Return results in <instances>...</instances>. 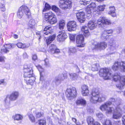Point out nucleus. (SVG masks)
Returning <instances> with one entry per match:
<instances>
[{
    "instance_id": "f257e3e1",
    "label": "nucleus",
    "mask_w": 125,
    "mask_h": 125,
    "mask_svg": "<svg viewBox=\"0 0 125 125\" xmlns=\"http://www.w3.org/2000/svg\"><path fill=\"white\" fill-rule=\"evenodd\" d=\"M111 70L107 68H102L99 71V75L104 77V79H110L113 78L115 81H118L119 83L116 85V87L120 90L123 88L125 85V76H121L120 74L115 73L113 76Z\"/></svg>"
},
{
    "instance_id": "f03ea898",
    "label": "nucleus",
    "mask_w": 125,
    "mask_h": 125,
    "mask_svg": "<svg viewBox=\"0 0 125 125\" xmlns=\"http://www.w3.org/2000/svg\"><path fill=\"white\" fill-rule=\"evenodd\" d=\"M110 101L115 106L113 107V117L114 119H118L121 117L123 113H125V105L120 104V100H115L113 98H111Z\"/></svg>"
},
{
    "instance_id": "7ed1b4c3",
    "label": "nucleus",
    "mask_w": 125,
    "mask_h": 125,
    "mask_svg": "<svg viewBox=\"0 0 125 125\" xmlns=\"http://www.w3.org/2000/svg\"><path fill=\"white\" fill-rule=\"evenodd\" d=\"M110 20L104 17H100L97 20L89 21L88 24V26L91 30H92L98 26L99 27L103 28L105 26L111 24Z\"/></svg>"
},
{
    "instance_id": "20e7f679",
    "label": "nucleus",
    "mask_w": 125,
    "mask_h": 125,
    "mask_svg": "<svg viewBox=\"0 0 125 125\" xmlns=\"http://www.w3.org/2000/svg\"><path fill=\"white\" fill-rule=\"evenodd\" d=\"M106 99V97L104 95L100 94L97 89H95L92 93L90 100L91 103L95 104L98 102H101L104 101Z\"/></svg>"
},
{
    "instance_id": "39448f33",
    "label": "nucleus",
    "mask_w": 125,
    "mask_h": 125,
    "mask_svg": "<svg viewBox=\"0 0 125 125\" xmlns=\"http://www.w3.org/2000/svg\"><path fill=\"white\" fill-rule=\"evenodd\" d=\"M24 13L27 15L28 18L31 16V13L29 8L25 5L22 6L19 8L17 13V16L19 18H21Z\"/></svg>"
},
{
    "instance_id": "423d86ee",
    "label": "nucleus",
    "mask_w": 125,
    "mask_h": 125,
    "mask_svg": "<svg viewBox=\"0 0 125 125\" xmlns=\"http://www.w3.org/2000/svg\"><path fill=\"white\" fill-rule=\"evenodd\" d=\"M112 103L110 102H107L102 105L100 107V109L103 111H106V114H111L114 109L113 107L111 108L109 106Z\"/></svg>"
},
{
    "instance_id": "0eeeda50",
    "label": "nucleus",
    "mask_w": 125,
    "mask_h": 125,
    "mask_svg": "<svg viewBox=\"0 0 125 125\" xmlns=\"http://www.w3.org/2000/svg\"><path fill=\"white\" fill-rule=\"evenodd\" d=\"M24 77L25 78L31 77V84H32L33 81L35 79V77L33 76V70L31 68H26L24 69Z\"/></svg>"
},
{
    "instance_id": "6e6552de",
    "label": "nucleus",
    "mask_w": 125,
    "mask_h": 125,
    "mask_svg": "<svg viewBox=\"0 0 125 125\" xmlns=\"http://www.w3.org/2000/svg\"><path fill=\"white\" fill-rule=\"evenodd\" d=\"M66 96L69 100H71L75 98L76 96L77 91L75 87L72 88H68L66 92Z\"/></svg>"
},
{
    "instance_id": "1a4fd4ad",
    "label": "nucleus",
    "mask_w": 125,
    "mask_h": 125,
    "mask_svg": "<svg viewBox=\"0 0 125 125\" xmlns=\"http://www.w3.org/2000/svg\"><path fill=\"white\" fill-rule=\"evenodd\" d=\"M59 6L63 10L70 9L72 6V2L70 0H60Z\"/></svg>"
},
{
    "instance_id": "9d476101",
    "label": "nucleus",
    "mask_w": 125,
    "mask_h": 125,
    "mask_svg": "<svg viewBox=\"0 0 125 125\" xmlns=\"http://www.w3.org/2000/svg\"><path fill=\"white\" fill-rule=\"evenodd\" d=\"M112 69L115 71L120 69L123 72H125V62L122 61L121 62H115L112 67Z\"/></svg>"
},
{
    "instance_id": "9b49d317",
    "label": "nucleus",
    "mask_w": 125,
    "mask_h": 125,
    "mask_svg": "<svg viewBox=\"0 0 125 125\" xmlns=\"http://www.w3.org/2000/svg\"><path fill=\"white\" fill-rule=\"evenodd\" d=\"M109 48L111 51L115 50L117 48L119 45L118 43L113 38L110 39L108 42Z\"/></svg>"
},
{
    "instance_id": "f8f14e48",
    "label": "nucleus",
    "mask_w": 125,
    "mask_h": 125,
    "mask_svg": "<svg viewBox=\"0 0 125 125\" xmlns=\"http://www.w3.org/2000/svg\"><path fill=\"white\" fill-rule=\"evenodd\" d=\"M84 37L83 35H77L76 38L77 46V47H83L84 46Z\"/></svg>"
},
{
    "instance_id": "ddd939ff",
    "label": "nucleus",
    "mask_w": 125,
    "mask_h": 125,
    "mask_svg": "<svg viewBox=\"0 0 125 125\" xmlns=\"http://www.w3.org/2000/svg\"><path fill=\"white\" fill-rule=\"evenodd\" d=\"M67 76V75L66 74H59L55 77L53 81L56 85H59L61 83V81H63Z\"/></svg>"
},
{
    "instance_id": "4468645a",
    "label": "nucleus",
    "mask_w": 125,
    "mask_h": 125,
    "mask_svg": "<svg viewBox=\"0 0 125 125\" xmlns=\"http://www.w3.org/2000/svg\"><path fill=\"white\" fill-rule=\"evenodd\" d=\"M57 40L59 42H62L65 40L67 38V36L64 31H60L57 36Z\"/></svg>"
},
{
    "instance_id": "2eb2a0df",
    "label": "nucleus",
    "mask_w": 125,
    "mask_h": 125,
    "mask_svg": "<svg viewBox=\"0 0 125 125\" xmlns=\"http://www.w3.org/2000/svg\"><path fill=\"white\" fill-rule=\"evenodd\" d=\"M76 16L78 21L80 22H83L85 20L84 13L82 11H78L76 13Z\"/></svg>"
},
{
    "instance_id": "dca6fc26",
    "label": "nucleus",
    "mask_w": 125,
    "mask_h": 125,
    "mask_svg": "<svg viewBox=\"0 0 125 125\" xmlns=\"http://www.w3.org/2000/svg\"><path fill=\"white\" fill-rule=\"evenodd\" d=\"M76 22L73 21L69 22L67 24L68 30L70 31L75 30L76 28Z\"/></svg>"
},
{
    "instance_id": "f3484780",
    "label": "nucleus",
    "mask_w": 125,
    "mask_h": 125,
    "mask_svg": "<svg viewBox=\"0 0 125 125\" xmlns=\"http://www.w3.org/2000/svg\"><path fill=\"white\" fill-rule=\"evenodd\" d=\"M95 49L99 50L104 49L107 46L106 43L104 42L97 43L95 44Z\"/></svg>"
},
{
    "instance_id": "a211bd4d",
    "label": "nucleus",
    "mask_w": 125,
    "mask_h": 125,
    "mask_svg": "<svg viewBox=\"0 0 125 125\" xmlns=\"http://www.w3.org/2000/svg\"><path fill=\"white\" fill-rule=\"evenodd\" d=\"M48 50L52 54H57L60 52L59 49H57L56 46L54 44L50 45Z\"/></svg>"
},
{
    "instance_id": "6ab92c4d",
    "label": "nucleus",
    "mask_w": 125,
    "mask_h": 125,
    "mask_svg": "<svg viewBox=\"0 0 125 125\" xmlns=\"http://www.w3.org/2000/svg\"><path fill=\"white\" fill-rule=\"evenodd\" d=\"M19 95V92L17 91H13L10 94L9 97L10 100L12 101L16 100Z\"/></svg>"
},
{
    "instance_id": "aec40b11",
    "label": "nucleus",
    "mask_w": 125,
    "mask_h": 125,
    "mask_svg": "<svg viewBox=\"0 0 125 125\" xmlns=\"http://www.w3.org/2000/svg\"><path fill=\"white\" fill-rule=\"evenodd\" d=\"M81 93L83 96H88L89 94L88 87L85 85H83L81 87Z\"/></svg>"
},
{
    "instance_id": "412c9836",
    "label": "nucleus",
    "mask_w": 125,
    "mask_h": 125,
    "mask_svg": "<svg viewBox=\"0 0 125 125\" xmlns=\"http://www.w3.org/2000/svg\"><path fill=\"white\" fill-rule=\"evenodd\" d=\"M81 31L84 36L87 37L90 35L88 27L85 26H83L81 29Z\"/></svg>"
},
{
    "instance_id": "4be33fe9",
    "label": "nucleus",
    "mask_w": 125,
    "mask_h": 125,
    "mask_svg": "<svg viewBox=\"0 0 125 125\" xmlns=\"http://www.w3.org/2000/svg\"><path fill=\"white\" fill-rule=\"evenodd\" d=\"M53 27H51L49 26L46 27L43 31V33L46 35L52 33V30Z\"/></svg>"
},
{
    "instance_id": "5701e85b",
    "label": "nucleus",
    "mask_w": 125,
    "mask_h": 125,
    "mask_svg": "<svg viewBox=\"0 0 125 125\" xmlns=\"http://www.w3.org/2000/svg\"><path fill=\"white\" fill-rule=\"evenodd\" d=\"M36 67L39 71L40 75V80H42L43 79V75L44 74V69L40 65H36Z\"/></svg>"
},
{
    "instance_id": "b1692460",
    "label": "nucleus",
    "mask_w": 125,
    "mask_h": 125,
    "mask_svg": "<svg viewBox=\"0 0 125 125\" xmlns=\"http://www.w3.org/2000/svg\"><path fill=\"white\" fill-rule=\"evenodd\" d=\"M76 103L77 105H84L86 104V101L83 98H79L76 101Z\"/></svg>"
},
{
    "instance_id": "393cba45",
    "label": "nucleus",
    "mask_w": 125,
    "mask_h": 125,
    "mask_svg": "<svg viewBox=\"0 0 125 125\" xmlns=\"http://www.w3.org/2000/svg\"><path fill=\"white\" fill-rule=\"evenodd\" d=\"M110 11L108 12V14L110 15L113 17H115L116 16L115 12V7L113 6H110L109 7Z\"/></svg>"
},
{
    "instance_id": "a878e982",
    "label": "nucleus",
    "mask_w": 125,
    "mask_h": 125,
    "mask_svg": "<svg viewBox=\"0 0 125 125\" xmlns=\"http://www.w3.org/2000/svg\"><path fill=\"white\" fill-rule=\"evenodd\" d=\"M17 45L19 48H24L29 47L30 46V44L29 43L23 44L21 42H19L17 44Z\"/></svg>"
},
{
    "instance_id": "bb28decb",
    "label": "nucleus",
    "mask_w": 125,
    "mask_h": 125,
    "mask_svg": "<svg viewBox=\"0 0 125 125\" xmlns=\"http://www.w3.org/2000/svg\"><path fill=\"white\" fill-rule=\"evenodd\" d=\"M46 21L47 22H49L51 24H53L57 22V19L54 16L49 18L48 19L46 20Z\"/></svg>"
},
{
    "instance_id": "cd10ccee",
    "label": "nucleus",
    "mask_w": 125,
    "mask_h": 125,
    "mask_svg": "<svg viewBox=\"0 0 125 125\" xmlns=\"http://www.w3.org/2000/svg\"><path fill=\"white\" fill-rule=\"evenodd\" d=\"M55 35H53L50 37H48L46 39V42L47 44H49L53 41L55 38Z\"/></svg>"
},
{
    "instance_id": "c85d7f7f",
    "label": "nucleus",
    "mask_w": 125,
    "mask_h": 125,
    "mask_svg": "<svg viewBox=\"0 0 125 125\" xmlns=\"http://www.w3.org/2000/svg\"><path fill=\"white\" fill-rule=\"evenodd\" d=\"M69 75L70 79L71 81H75L76 80L78 77V75L74 73H69Z\"/></svg>"
},
{
    "instance_id": "c756f323",
    "label": "nucleus",
    "mask_w": 125,
    "mask_h": 125,
    "mask_svg": "<svg viewBox=\"0 0 125 125\" xmlns=\"http://www.w3.org/2000/svg\"><path fill=\"white\" fill-rule=\"evenodd\" d=\"M65 25L64 21L63 20H60L59 23V28L60 30H63Z\"/></svg>"
},
{
    "instance_id": "7c9ffc66",
    "label": "nucleus",
    "mask_w": 125,
    "mask_h": 125,
    "mask_svg": "<svg viewBox=\"0 0 125 125\" xmlns=\"http://www.w3.org/2000/svg\"><path fill=\"white\" fill-rule=\"evenodd\" d=\"M52 10L56 12L58 15H61V13L60 10L55 5L52 6Z\"/></svg>"
},
{
    "instance_id": "2f4dec72",
    "label": "nucleus",
    "mask_w": 125,
    "mask_h": 125,
    "mask_svg": "<svg viewBox=\"0 0 125 125\" xmlns=\"http://www.w3.org/2000/svg\"><path fill=\"white\" fill-rule=\"evenodd\" d=\"M12 117L14 120L17 121L21 120L23 118V117L22 115L18 114H16L15 115H13L12 116Z\"/></svg>"
},
{
    "instance_id": "473e14b6",
    "label": "nucleus",
    "mask_w": 125,
    "mask_h": 125,
    "mask_svg": "<svg viewBox=\"0 0 125 125\" xmlns=\"http://www.w3.org/2000/svg\"><path fill=\"white\" fill-rule=\"evenodd\" d=\"M54 15L52 12L51 11H49L47 13H46L45 15V20L48 19L49 18L54 16Z\"/></svg>"
},
{
    "instance_id": "72a5a7b5",
    "label": "nucleus",
    "mask_w": 125,
    "mask_h": 125,
    "mask_svg": "<svg viewBox=\"0 0 125 125\" xmlns=\"http://www.w3.org/2000/svg\"><path fill=\"white\" fill-rule=\"evenodd\" d=\"M35 24V23L34 20L33 19H31L29 21L28 24V29L32 28Z\"/></svg>"
},
{
    "instance_id": "f704fd0d",
    "label": "nucleus",
    "mask_w": 125,
    "mask_h": 125,
    "mask_svg": "<svg viewBox=\"0 0 125 125\" xmlns=\"http://www.w3.org/2000/svg\"><path fill=\"white\" fill-rule=\"evenodd\" d=\"M90 8L92 9V11L93 12L96 11H98L97 10L96 8V5L95 3L94 2H92L90 5L88 6Z\"/></svg>"
},
{
    "instance_id": "c9c22d12",
    "label": "nucleus",
    "mask_w": 125,
    "mask_h": 125,
    "mask_svg": "<svg viewBox=\"0 0 125 125\" xmlns=\"http://www.w3.org/2000/svg\"><path fill=\"white\" fill-rule=\"evenodd\" d=\"M88 125H93L94 122L93 118L91 117H88L87 119Z\"/></svg>"
},
{
    "instance_id": "e433bc0d",
    "label": "nucleus",
    "mask_w": 125,
    "mask_h": 125,
    "mask_svg": "<svg viewBox=\"0 0 125 125\" xmlns=\"http://www.w3.org/2000/svg\"><path fill=\"white\" fill-rule=\"evenodd\" d=\"M99 65L97 63L93 64L91 66V69L93 71H97L98 70Z\"/></svg>"
},
{
    "instance_id": "4c0bfd02",
    "label": "nucleus",
    "mask_w": 125,
    "mask_h": 125,
    "mask_svg": "<svg viewBox=\"0 0 125 125\" xmlns=\"http://www.w3.org/2000/svg\"><path fill=\"white\" fill-rule=\"evenodd\" d=\"M28 116L30 120L32 122H34L35 121L34 117L31 113H29L28 114Z\"/></svg>"
},
{
    "instance_id": "58836bf2",
    "label": "nucleus",
    "mask_w": 125,
    "mask_h": 125,
    "mask_svg": "<svg viewBox=\"0 0 125 125\" xmlns=\"http://www.w3.org/2000/svg\"><path fill=\"white\" fill-rule=\"evenodd\" d=\"M109 35H107V34L105 30L103 31L101 34V37L102 38L107 39Z\"/></svg>"
},
{
    "instance_id": "ea45409f",
    "label": "nucleus",
    "mask_w": 125,
    "mask_h": 125,
    "mask_svg": "<svg viewBox=\"0 0 125 125\" xmlns=\"http://www.w3.org/2000/svg\"><path fill=\"white\" fill-rule=\"evenodd\" d=\"M86 11L87 13V16H89V15H90L92 12H94L93 11H92V9L90 8L88 6L87 7L86 9Z\"/></svg>"
},
{
    "instance_id": "a19ab883",
    "label": "nucleus",
    "mask_w": 125,
    "mask_h": 125,
    "mask_svg": "<svg viewBox=\"0 0 125 125\" xmlns=\"http://www.w3.org/2000/svg\"><path fill=\"white\" fill-rule=\"evenodd\" d=\"M31 77H27V78H25V80L26 81L27 84H30L31 85H32L35 82V80H34V81H33L32 84H31V83H30L31 81Z\"/></svg>"
},
{
    "instance_id": "79ce46f5",
    "label": "nucleus",
    "mask_w": 125,
    "mask_h": 125,
    "mask_svg": "<svg viewBox=\"0 0 125 125\" xmlns=\"http://www.w3.org/2000/svg\"><path fill=\"white\" fill-rule=\"evenodd\" d=\"M91 0H81L80 2L81 4L83 5H86Z\"/></svg>"
},
{
    "instance_id": "37998d69",
    "label": "nucleus",
    "mask_w": 125,
    "mask_h": 125,
    "mask_svg": "<svg viewBox=\"0 0 125 125\" xmlns=\"http://www.w3.org/2000/svg\"><path fill=\"white\" fill-rule=\"evenodd\" d=\"M103 125H112V122L110 120H106L104 122H103Z\"/></svg>"
},
{
    "instance_id": "c03bdc74",
    "label": "nucleus",
    "mask_w": 125,
    "mask_h": 125,
    "mask_svg": "<svg viewBox=\"0 0 125 125\" xmlns=\"http://www.w3.org/2000/svg\"><path fill=\"white\" fill-rule=\"evenodd\" d=\"M51 8V6L48 3H46L45 4V7L43 10V12L46 11L47 10H49Z\"/></svg>"
},
{
    "instance_id": "a18cd8bd",
    "label": "nucleus",
    "mask_w": 125,
    "mask_h": 125,
    "mask_svg": "<svg viewBox=\"0 0 125 125\" xmlns=\"http://www.w3.org/2000/svg\"><path fill=\"white\" fill-rule=\"evenodd\" d=\"M9 50L6 48H2L1 50L0 53L2 54L7 53L9 52Z\"/></svg>"
},
{
    "instance_id": "49530a36",
    "label": "nucleus",
    "mask_w": 125,
    "mask_h": 125,
    "mask_svg": "<svg viewBox=\"0 0 125 125\" xmlns=\"http://www.w3.org/2000/svg\"><path fill=\"white\" fill-rule=\"evenodd\" d=\"M39 123L40 125H46V122L44 119L40 120L39 121Z\"/></svg>"
},
{
    "instance_id": "de8ad7c7",
    "label": "nucleus",
    "mask_w": 125,
    "mask_h": 125,
    "mask_svg": "<svg viewBox=\"0 0 125 125\" xmlns=\"http://www.w3.org/2000/svg\"><path fill=\"white\" fill-rule=\"evenodd\" d=\"M69 52L73 53H74L76 52V49L74 47H71L69 48Z\"/></svg>"
},
{
    "instance_id": "09e8293b",
    "label": "nucleus",
    "mask_w": 125,
    "mask_h": 125,
    "mask_svg": "<svg viewBox=\"0 0 125 125\" xmlns=\"http://www.w3.org/2000/svg\"><path fill=\"white\" fill-rule=\"evenodd\" d=\"M105 5H103V6H99L98 7V9H97V10H99L101 11H103L105 8Z\"/></svg>"
},
{
    "instance_id": "8fccbe9b",
    "label": "nucleus",
    "mask_w": 125,
    "mask_h": 125,
    "mask_svg": "<svg viewBox=\"0 0 125 125\" xmlns=\"http://www.w3.org/2000/svg\"><path fill=\"white\" fill-rule=\"evenodd\" d=\"M75 35H73L72 34H70V40L72 41H74L75 40Z\"/></svg>"
},
{
    "instance_id": "3c124183",
    "label": "nucleus",
    "mask_w": 125,
    "mask_h": 125,
    "mask_svg": "<svg viewBox=\"0 0 125 125\" xmlns=\"http://www.w3.org/2000/svg\"><path fill=\"white\" fill-rule=\"evenodd\" d=\"M45 64L47 66H50V64L49 62V60L47 58H46L44 60Z\"/></svg>"
},
{
    "instance_id": "603ef678",
    "label": "nucleus",
    "mask_w": 125,
    "mask_h": 125,
    "mask_svg": "<svg viewBox=\"0 0 125 125\" xmlns=\"http://www.w3.org/2000/svg\"><path fill=\"white\" fill-rule=\"evenodd\" d=\"M42 113L39 112H36V117L37 118H39L42 116L43 115Z\"/></svg>"
},
{
    "instance_id": "864d4df0",
    "label": "nucleus",
    "mask_w": 125,
    "mask_h": 125,
    "mask_svg": "<svg viewBox=\"0 0 125 125\" xmlns=\"http://www.w3.org/2000/svg\"><path fill=\"white\" fill-rule=\"evenodd\" d=\"M96 116L101 119L103 117V115L102 113H100L96 114Z\"/></svg>"
},
{
    "instance_id": "5fc2aeb1",
    "label": "nucleus",
    "mask_w": 125,
    "mask_h": 125,
    "mask_svg": "<svg viewBox=\"0 0 125 125\" xmlns=\"http://www.w3.org/2000/svg\"><path fill=\"white\" fill-rule=\"evenodd\" d=\"M105 30L106 31V32L107 34H112L113 32V30L112 29Z\"/></svg>"
},
{
    "instance_id": "6e6d98bb",
    "label": "nucleus",
    "mask_w": 125,
    "mask_h": 125,
    "mask_svg": "<svg viewBox=\"0 0 125 125\" xmlns=\"http://www.w3.org/2000/svg\"><path fill=\"white\" fill-rule=\"evenodd\" d=\"M4 47L7 49V48L10 49L11 48L12 46L10 44H8L5 45Z\"/></svg>"
},
{
    "instance_id": "4d7b16f0",
    "label": "nucleus",
    "mask_w": 125,
    "mask_h": 125,
    "mask_svg": "<svg viewBox=\"0 0 125 125\" xmlns=\"http://www.w3.org/2000/svg\"><path fill=\"white\" fill-rule=\"evenodd\" d=\"M47 121L49 122L50 125H52V121L51 119L49 116H48L47 117Z\"/></svg>"
},
{
    "instance_id": "13d9d810",
    "label": "nucleus",
    "mask_w": 125,
    "mask_h": 125,
    "mask_svg": "<svg viewBox=\"0 0 125 125\" xmlns=\"http://www.w3.org/2000/svg\"><path fill=\"white\" fill-rule=\"evenodd\" d=\"M32 59L34 61H35L37 59V55L35 54H33L32 56Z\"/></svg>"
},
{
    "instance_id": "bf43d9fd",
    "label": "nucleus",
    "mask_w": 125,
    "mask_h": 125,
    "mask_svg": "<svg viewBox=\"0 0 125 125\" xmlns=\"http://www.w3.org/2000/svg\"><path fill=\"white\" fill-rule=\"evenodd\" d=\"M116 31L117 33H120L122 31V29L121 28H118L117 29Z\"/></svg>"
},
{
    "instance_id": "052dcab7",
    "label": "nucleus",
    "mask_w": 125,
    "mask_h": 125,
    "mask_svg": "<svg viewBox=\"0 0 125 125\" xmlns=\"http://www.w3.org/2000/svg\"><path fill=\"white\" fill-rule=\"evenodd\" d=\"M5 82L4 81V80L2 79L0 80V85L1 84L4 85L5 84Z\"/></svg>"
},
{
    "instance_id": "680f3d73",
    "label": "nucleus",
    "mask_w": 125,
    "mask_h": 125,
    "mask_svg": "<svg viewBox=\"0 0 125 125\" xmlns=\"http://www.w3.org/2000/svg\"><path fill=\"white\" fill-rule=\"evenodd\" d=\"M4 57L0 56V62H3L4 61Z\"/></svg>"
},
{
    "instance_id": "e2e57ef3",
    "label": "nucleus",
    "mask_w": 125,
    "mask_h": 125,
    "mask_svg": "<svg viewBox=\"0 0 125 125\" xmlns=\"http://www.w3.org/2000/svg\"><path fill=\"white\" fill-rule=\"evenodd\" d=\"M114 125H121V122L120 121H118L115 122Z\"/></svg>"
},
{
    "instance_id": "0e129e2a",
    "label": "nucleus",
    "mask_w": 125,
    "mask_h": 125,
    "mask_svg": "<svg viewBox=\"0 0 125 125\" xmlns=\"http://www.w3.org/2000/svg\"><path fill=\"white\" fill-rule=\"evenodd\" d=\"M122 120L123 123L125 125V115L123 117Z\"/></svg>"
},
{
    "instance_id": "69168bd1",
    "label": "nucleus",
    "mask_w": 125,
    "mask_h": 125,
    "mask_svg": "<svg viewBox=\"0 0 125 125\" xmlns=\"http://www.w3.org/2000/svg\"><path fill=\"white\" fill-rule=\"evenodd\" d=\"M23 57L24 58H28V56L27 53L26 52H24L23 53Z\"/></svg>"
},
{
    "instance_id": "338daca9",
    "label": "nucleus",
    "mask_w": 125,
    "mask_h": 125,
    "mask_svg": "<svg viewBox=\"0 0 125 125\" xmlns=\"http://www.w3.org/2000/svg\"><path fill=\"white\" fill-rule=\"evenodd\" d=\"M12 36L14 38L17 39L18 38V35L15 34H13Z\"/></svg>"
},
{
    "instance_id": "774afa93",
    "label": "nucleus",
    "mask_w": 125,
    "mask_h": 125,
    "mask_svg": "<svg viewBox=\"0 0 125 125\" xmlns=\"http://www.w3.org/2000/svg\"><path fill=\"white\" fill-rule=\"evenodd\" d=\"M93 125H101L98 122H94Z\"/></svg>"
}]
</instances>
